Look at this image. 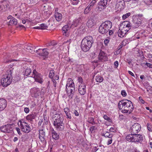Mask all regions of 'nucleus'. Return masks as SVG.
<instances>
[{
    "mask_svg": "<svg viewBox=\"0 0 152 152\" xmlns=\"http://www.w3.org/2000/svg\"><path fill=\"white\" fill-rule=\"evenodd\" d=\"M118 107L119 109L122 110V112L124 113L130 114L134 109L132 102L127 99H124L120 101L118 103Z\"/></svg>",
    "mask_w": 152,
    "mask_h": 152,
    "instance_id": "obj_1",
    "label": "nucleus"
},
{
    "mask_svg": "<svg viewBox=\"0 0 152 152\" xmlns=\"http://www.w3.org/2000/svg\"><path fill=\"white\" fill-rule=\"evenodd\" d=\"M53 125L57 131H62L64 129V124L63 115L61 114H55Z\"/></svg>",
    "mask_w": 152,
    "mask_h": 152,
    "instance_id": "obj_2",
    "label": "nucleus"
},
{
    "mask_svg": "<svg viewBox=\"0 0 152 152\" xmlns=\"http://www.w3.org/2000/svg\"><path fill=\"white\" fill-rule=\"evenodd\" d=\"M94 42V40L91 36H88L84 37L82 40L81 48L82 50L86 52L91 48Z\"/></svg>",
    "mask_w": 152,
    "mask_h": 152,
    "instance_id": "obj_3",
    "label": "nucleus"
},
{
    "mask_svg": "<svg viewBox=\"0 0 152 152\" xmlns=\"http://www.w3.org/2000/svg\"><path fill=\"white\" fill-rule=\"evenodd\" d=\"M75 91L74 83L73 80L70 79V80L66 85V91L67 92L69 99H72L73 97Z\"/></svg>",
    "mask_w": 152,
    "mask_h": 152,
    "instance_id": "obj_4",
    "label": "nucleus"
},
{
    "mask_svg": "<svg viewBox=\"0 0 152 152\" xmlns=\"http://www.w3.org/2000/svg\"><path fill=\"white\" fill-rule=\"evenodd\" d=\"M112 23L110 21H106L102 23L99 28V32L103 34L107 33L111 28Z\"/></svg>",
    "mask_w": 152,
    "mask_h": 152,
    "instance_id": "obj_5",
    "label": "nucleus"
},
{
    "mask_svg": "<svg viewBox=\"0 0 152 152\" xmlns=\"http://www.w3.org/2000/svg\"><path fill=\"white\" fill-rule=\"evenodd\" d=\"M126 139L129 142H140L143 140L142 136L139 134H137L128 135L126 136Z\"/></svg>",
    "mask_w": 152,
    "mask_h": 152,
    "instance_id": "obj_6",
    "label": "nucleus"
},
{
    "mask_svg": "<svg viewBox=\"0 0 152 152\" xmlns=\"http://www.w3.org/2000/svg\"><path fill=\"white\" fill-rule=\"evenodd\" d=\"M7 74L4 76L1 80V85L4 87H6L9 85L12 82V71L10 70L9 72H7Z\"/></svg>",
    "mask_w": 152,
    "mask_h": 152,
    "instance_id": "obj_7",
    "label": "nucleus"
},
{
    "mask_svg": "<svg viewBox=\"0 0 152 152\" xmlns=\"http://www.w3.org/2000/svg\"><path fill=\"white\" fill-rule=\"evenodd\" d=\"M19 124L18 123L19 126L21 130L26 133H28L31 131V128L28 124L26 122L19 121Z\"/></svg>",
    "mask_w": 152,
    "mask_h": 152,
    "instance_id": "obj_8",
    "label": "nucleus"
},
{
    "mask_svg": "<svg viewBox=\"0 0 152 152\" xmlns=\"http://www.w3.org/2000/svg\"><path fill=\"white\" fill-rule=\"evenodd\" d=\"M32 77L34 79L35 81L41 84H42L43 82L42 76L38 73L36 70H34L32 72Z\"/></svg>",
    "mask_w": 152,
    "mask_h": 152,
    "instance_id": "obj_9",
    "label": "nucleus"
},
{
    "mask_svg": "<svg viewBox=\"0 0 152 152\" xmlns=\"http://www.w3.org/2000/svg\"><path fill=\"white\" fill-rule=\"evenodd\" d=\"M141 129L140 125L137 123L133 124L131 128V134H137Z\"/></svg>",
    "mask_w": 152,
    "mask_h": 152,
    "instance_id": "obj_10",
    "label": "nucleus"
},
{
    "mask_svg": "<svg viewBox=\"0 0 152 152\" xmlns=\"http://www.w3.org/2000/svg\"><path fill=\"white\" fill-rule=\"evenodd\" d=\"M39 138L41 142L44 144L47 143L45 138V132L43 129H40L39 131Z\"/></svg>",
    "mask_w": 152,
    "mask_h": 152,
    "instance_id": "obj_11",
    "label": "nucleus"
},
{
    "mask_svg": "<svg viewBox=\"0 0 152 152\" xmlns=\"http://www.w3.org/2000/svg\"><path fill=\"white\" fill-rule=\"evenodd\" d=\"M36 52L40 56L44 57V58L47 57L48 55V52L46 48L39 49L36 50Z\"/></svg>",
    "mask_w": 152,
    "mask_h": 152,
    "instance_id": "obj_12",
    "label": "nucleus"
},
{
    "mask_svg": "<svg viewBox=\"0 0 152 152\" xmlns=\"http://www.w3.org/2000/svg\"><path fill=\"white\" fill-rule=\"evenodd\" d=\"M132 27V25L131 23L128 21H124L122 23V25L121 26V28L122 29L124 28L126 31H128Z\"/></svg>",
    "mask_w": 152,
    "mask_h": 152,
    "instance_id": "obj_13",
    "label": "nucleus"
},
{
    "mask_svg": "<svg viewBox=\"0 0 152 152\" xmlns=\"http://www.w3.org/2000/svg\"><path fill=\"white\" fill-rule=\"evenodd\" d=\"M12 125V124H9L3 126L0 128V130L3 132L10 133V131L12 130V128L11 127Z\"/></svg>",
    "mask_w": 152,
    "mask_h": 152,
    "instance_id": "obj_14",
    "label": "nucleus"
},
{
    "mask_svg": "<svg viewBox=\"0 0 152 152\" xmlns=\"http://www.w3.org/2000/svg\"><path fill=\"white\" fill-rule=\"evenodd\" d=\"M31 92L32 96L34 97H37L39 96L40 94L39 89L36 88H34L31 89Z\"/></svg>",
    "mask_w": 152,
    "mask_h": 152,
    "instance_id": "obj_15",
    "label": "nucleus"
},
{
    "mask_svg": "<svg viewBox=\"0 0 152 152\" xmlns=\"http://www.w3.org/2000/svg\"><path fill=\"white\" fill-rule=\"evenodd\" d=\"M86 84L83 83V84H80L79 86L78 91L81 95H84L86 92Z\"/></svg>",
    "mask_w": 152,
    "mask_h": 152,
    "instance_id": "obj_16",
    "label": "nucleus"
},
{
    "mask_svg": "<svg viewBox=\"0 0 152 152\" xmlns=\"http://www.w3.org/2000/svg\"><path fill=\"white\" fill-rule=\"evenodd\" d=\"M7 101L4 99H0V111L4 110L7 106Z\"/></svg>",
    "mask_w": 152,
    "mask_h": 152,
    "instance_id": "obj_17",
    "label": "nucleus"
},
{
    "mask_svg": "<svg viewBox=\"0 0 152 152\" xmlns=\"http://www.w3.org/2000/svg\"><path fill=\"white\" fill-rule=\"evenodd\" d=\"M132 22L133 23V25H132L133 28H137L141 24V21L135 17L133 18Z\"/></svg>",
    "mask_w": 152,
    "mask_h": 152,
    "instance_id": "obj_18",
    "label": "nucleus"
},
{
    "mask_svg": "<svg viewBox=\"0 0 152 152\" xmlns=\"http://www.w3.org/2000/svg\"><path fill=\"white\" fill-rule=\"evenodd\" d=\"M99 60L105 61L107 60V58L105 55V53L103 51L101 50L98 56Z\"/></svg>",
    "mask_w": 152,
    "mask_h": 152,
    "instance_id": "obj_19",
    "label": "nucleus"
},
{
    "mask_svg": "<svg viewBox=\"0 0 152 152\" xmlns=\"http://www.w3.org/2000/svg\"><path fill=\"white\" fill-rule=\"evenodd\" d=\"M7 18L8 20H10L8 24L9 25H16L18 23L17 19L11 15H9Z\"/></svg>",
    "mask_w": 152,
    "mask_h": 152,
    "instance_id": "obj_20",
    "label": "nucleus"
},
{
    "mask_svg": "<svg viewBox=\"0 0 152 152\" xmlns=\"http://www.w3.org/2000/svg\"><path fill=\"white\" fill-rule=\"evenodd\" d=\"M81 18L80 17L78 18V19L75 20L72 22L70 28H74L76 27L79 23H81Z\"/></svg>",
    "mask_w": 152,
    "mask_h": 152,
    "instance_id": "obj_21",
    "label": "nucleus"
},
{
    "mask_svg": "<svg viewBox=\"0 0 152 152\" xmlns=\"http://www.w3.org/2000/svg\"><path fill=\"white\" fill-rule=\"evenodd\" d=\"M125 5V2L124 0H118L116 4V7L121 9L124 7Z\"/></svg>",
    "mask_w": 152,
    "mask_h": 152,
    "instance_id": "obj_22",
    "label": "nucleus"
},
{
    "mask_svg": "<svg viewBox=\"0 0 152 152\" xmlns=\"http://www.w3.org/2000/svg\"><path fill=\"white\" fill-rule=\"evenodd\" d=\"M57 10H58V8H56L54 15L55 16L56 20L57 21H60L62 19V15L61 13L57 12H56Z\"/></svg>",
    "mask_w": 152,
    "mask_h": 152,
    "instance_id": "obj_23",
    "label": "nucleus"
},
{
    "mask_svg": "<svg viewBox=\"0 0 152 152\" xmlns=\"http://www.w3.org/2000/svg\"><path fill=\"white\" fill-rule=\"evenodd\" d=\"M127 29H125L124 28L122 29L121 28V29H120L118 32V36L119 37H123L128 32L126 31V30Z\"/></svg>",
    "mask_w": 152,
    "mask_h": 152,
    "instance_id": "obj_24",
    "label": "nucleus"
},
{
    "mask_svg": "<svg viewBox=\"0 0 152 152\" xmlns=\"http://www.w3.org/2000/svg\"><path fill=\"white\" fill-rule=\"evenodd\" d=\"M7 8V5L6 3H2L0 5V12L6 11Z\"/></svg>",
    "mask_w": 152,
    "mask_h": 152,
    "instance_id": "obj_25",
    "label": "nucleus"
},
{
    "mask_svg": "<svg viewBox=\"0 0 152 152\" xmlns=\"http://www.w3.org/2000/svg\"><path fill=\"white\" fill-rule=\"evenodd\" d=\"M34 47H34L33 45L29 44L26 46V48L28 50L29 52L33 53L35 52Z\"/></svg>",
    "mask_w": 152,
    "mask_h": 152,
    "instance_id": "obj_26",
    "label": "nucleus"
},
{
    "mask_svg": "<svg viewBox=\"0 0 152 152\" xmlns=\"http://www.w3.org/2000/svg\"><path fill=\"white\" fill-rule=\"evenodd\" d=\"M69 29V27L68 25H65L62 27V30L63 34L64 35L67 36L68 35V31Z\"/></svg>",
    "mask_w": 152,
    "mask_h": 152,
    "instance_id": "obj_27",
    "label": "nucleus"
},
{
    "mask_svg": "<svg viewBox=\"0 0 152 152\" xmlns=\"http://www.w3.org/2000/svg\"><path fill=\"white\" fill-rule=\"evenodd\" d=\"M64 111L65 112L67 116V118L71 119L72 116L68 108H65L64 109Z\"/></svg>",
    "mask_w": 152,
    "mask_h": 152,
    "instance_id": "obj_28",
    "label": "nucleus"
},
{
    "mask_svg": "<svg viewBox=\"0 0 152 152\" xmlns=\"http://www.w3.org/2000/svg\"><path fill=\"white\" fill-rule=\"evenodd\" d=\"M36 117V115L34 114H32L28 115L26 117V119L28 121H33V120L35 119Z\"/></svg>",
    "mask_w": 152,
    "mask_h": 152,
    "instance_id": "obj_29",
    "label": "nucleus"
},
{
    "mask_svg": "<svg viewBox=\"0 0 152 152\" xmlns=\"http://www.w3.org/2000/svg\"><path fill=\"white\" fill-rule=\"evenodd\" d=\"M95 80L97 82L101 83L103 81V77L100 75H97L95 76Z\"/></svg>",
    "mask_w": 152,
    "mask_h": 152,
    "instance_id": "obj_30",
    "label": "nucleus"
},
{
    "mask_svg": "<svg viewBox=\"0 0 152 152\" xmlns=\"http://www.w3.org/2000/svg\"><path fill=\"white\" fill-rule=\"evenodd\" d=\"M31 72V70L30 69L27 68L24 71V76H28L30 75Z\"/></svg>",
    "mask_w": 152,
    "mask_h": 152,
    "instance_id": "obj_31",
    "label": "nucleus"
},
{
    "mask_svg": "<svg viewBox=\"0 0 152 152\" xmlns=\"http://www.w3.org/2000/svg\"><path fill=\"white\" fill-rule=\"evenodd\" d=\"M102 135L106 138H111L113 137V134L109 132H106L105 133L102 134Z\"/></svg>",
    "mask_w": 152,
    "mask_h": 152,
    "instance_id": "obj_32",
    "label": "nucleus"
},
{
    "mask_svg": "<svg viewBox=\"0 0 152 152\" xmlns=\"http://www.w3.org/2000/svg\"><path fill=\"white\" fill-rule=\"evenodd\" d=\"M107 0H101L99 2V5L104 7L107 4Z\"/></svg>",
    "mask_w": 152,
    "mask_h": 152,
    "instance_id": "obj_33",
    "label": "nucleus"
},
{
    "mask_svg": "<svg viewBox=\"0 0 152 152\" xmlns=\"http://www.w3.org/2000/svg\"><path fill=\"white\" fill-rule=\"evenodd\" d=\"M88 123L91 124L92 125L96 124V123L94 121V118L90 117L88 118Z\"/></svg>",
    "mask_w": 152,
    "mask_h": 152,
    "instance_id": "obj_34",
    "label": "nucleus"
},
{
    "mask_svg": "<svg viewBox=\"0 0 152 152\" xmlns=\"http://www.w3.org/2000/svg\"><path fill=\"white\" fill-rule=\"evenodd\" d=\"M53 138L55 140H58L59 138V135L56 132L52 134Z\"/></svg>",
    "mask_w": 152,
    "mask_h": 152,
    "instance_id": "obj_35",
    "label": "nucleus"
},
{
    "mask_svg": "<svg viewBox=\"0 0 152 152\" xmlns=\"http://www.w3.org/2000/svg\"><path fill=\"white\" fill-rule=\"evenodd\" d=\"M92 7L89 5H88L85 9L84 11V14H87L91 10Z\"/></svg>",
    "mask_w": 152,
    "mask_h": 152,
    "instance_id": "obj_36",
    "label": "nucleus"
},
{
    "mask_svg": "<svg viewBox=\"0 0 152 152\" xmlns=\"http://www.w3.org/2000/svg\"><path fill=\"white\" fill-rule=\"evenodd\" d=\"M94 23L92 20H89L87 23V25L88 27H91L94 26Z\"/></svg>",
    "mask_w": 152,
    "mask_h": 152,
    "instance_id": "obj_37",
    "label": "nucleus"
},
{
    "mask_svg": "<svg viewBox=\"0 0 152 152\" xmlns=\"http://www.w3.org/2000/svg\"><path fill=\"white\" fill-rule=\"evenodd\" d=\"M143 16V15L142 14H139L136 15L135 17H137L139 20L142 22V21L144 19Z\"/></svg>",
    "mask_w": 152,
    "mask_h": 152,
    "instance_id": "obj_38",
    "label": "nucleus"
},
{
    "mask_svg": "<svg viewBox=\"0 0 152 152\" xmlns=\"http://www.w3.org/2000/svg\"><path fill=\"white\" fill-rule=\"evenodd\" d=\"M54 75V71L53 70H51L50 72L49 75V77L51 78H53V77Z\"/></svg>",
    "mask_w": 152,
    "mask_h": 152,
    "instance_id": "obj_39",
    "label": "nucleus"
},
{
    "mask_svg": "<svg viewBox=\"0 0 152 152\" xmlns=\"http://www.w3.org/2000/svg\"><path fill=\"white\" fill-rule=\"evenodd\" d=\"M131 15L130 12H128L124 15L122 16V18L123 20H125L126 18H128Z\"/></svg>",
    "mask_w": 152,
    "mask_h": 152,
    "instance_id": "obj_40",
    "label": "nucleus"
},
{
    "mask_svg": "<svg viewBox=\"0 0 152 152\" xmlns=\"http://www.w3.org/2000/svg\"><path fill=\"white\" fill-rule=\"evenodd\" d=\"M147 128L148 129L149 131L152 132V126L151 124H149V123L147 124Z\"/></svg>",
    "mask_w": 152,
    "mask_h": 152,
    "instance_id": "obj_41",
    "label": "nucleus"
},
{
    "mask_svg": "<svg viewBox=\"0 0 152 152\" xmlns=\"http://www.w3.org/2000/svg\"><path fill=\"white\" fill-rule=\"evenodd\" d=\"M40 28L41 29H46L48 27L44 24H42L40 25Z\"/></svg>",
    "mask_w": 152,
    "mask_h": 152,
    "instance_id": "obj_42",
    "label": "nucleus"
},
{
    "mask_svg": "<svg viewBox=\"0 0 152 152\" xmlns=\"http://www.w3.org/2000/svg\"><path fill=\"white\" fill-rule=\"evenodd\" d=\"M144 2L147 5H150L151 3V0H143Z\"/></svg>",
    "mask_w": 152,
    "mask_h": 152,
    "instance_id": "obj_43",
    "label": "nucleus"
},
{
    "mask_svg": "<svg viewBox=\"0 0 152 152\" xmlns=\"http://www.w3.org/2000/svg\"><path fill=\"white\" fill-rule=\"evenodd\" d=\"M77 80L79 83H81V84H83V79L81 77H79L78 78Z\"/></svg>",
    "mask_w": 152,
    "mask_h": 152,
    "instance_id": "obj_44",
    "label": "nucleus"
},
{
    "mask_svg": "<svg viewBox=\"0 0 152 152\" xmlns=\"http://www.w3.org/2000/svg\"><path fill=\"white\" fill-rule=\"evenodd\" d=\"M96 2V0H92L88 5L92 7Z\"/></svg>",
    "mask_w": 152,
    "mask_h": 152,
    "instance_id": "obj_45",
    "label": "nucleus"
},
{
    "mask_svg": "<svg viewBox=\"0 0 152 152\" xmlns=\"http://www.w3.org/2000/svg\"><path fill=\"white\" fill-rule=\"evenodd\" d=\"M97 129V127L95 126H92L90 128V130L91 133L94 132L95 130Z\"/></svg>",
    "mask_w": 152,
    "mask_h": 152,
    "instance_id": "obj_46",
    "label": "nucleus"
},
{
    "mask_svg": "<svg viewBox=\"0 0 152 152\" xmlns=\"http://www.w3.org/2000/svg\"><path fill=\"white\" fill-rule=\"evenodd\" d=\"M55 44L54 43V42L53 41H51L50 42L47 43L46 44V45L47 47L50 46H53Z\"/></svg>",
    "mask_w": 152,
    "mask_h": 152,
    "instance_id": "obj_47",
    "label": "nucleus"
},
{
    "mask_svg": "<svg viewBox=\"0 0 152 152\" xmlns=\"http://www.w3.org/2000/svg\"><path fill=\"white\" fill-rule=\"evenodd\" d=\"M112 137H111V138H109V139L108 140L107 142V145H108L110 144H111L112 142Z\"/></svg>",
    "mask_w": 152,
    "mask_h": 152,
    "instance_id": "obj_48",
    "label": "nucleus"
},
{
    "mask_svg": "<svg viewBox=\"0 0 152 152\" xmlns=\"http://www.w3.org/2000/svg\"><path fill=\"white\" fill-rule=\"evenodd\" d=\"M52 81L53 82V84L54 87H56V82L55 79H54V78H52Z\"/></svg>",
    "mask_w": 152,
    "mask_h": 152,
    "instance_id": "obj_49",
    "label": "nucleus"
},
{
    "mask_svg": "<svg viewBox=\"0 0 152 152\" xmlns=\"http://www.w3.org/2000/svg\"><path fill=\"white\" fill-rule=\"evenodd\" d=\"M121 94L123 96H126L127 94L126 91L124 90H123L121 91Z\"/></svg>",
    "mask_w": 152,
    "mask_h": 152,
    "instance_id": "obj_50",
    "label": "nucleus"
},
{
    "mask_svg": "<svg viewBox=\"0 0 152 152\" xmlns=\"http://www.w3.org/2000/svg\"><path fill=\"white\" fill-rule=\"evenodd\" d=\"M103 118L104 119L107 120L108 121H110V118L107 116L106 115H104L103 116Z\"/></svg>",
    "mask_w": 152,
    "mask_h": 152,
    "instance_id": "obj_51",
    "label": "nucleus"
},
{
    "mask_svg": "<svg viewBox=\"0 0 152 152\" xmlns=\"http://www.w3.org/2000/svg\"><path fill=\"white\" fill-rule=\"evenodd\" d=\"M109 42V39H106L104 40V43L105 45L107 46V45Z\"/></svg>",
    "mask_w": 152,
    "mask_h": 152,
    "instance_id": "obj_52",
    "label": "nucleus"
},
{
    "mask_svg": "<svg viewBox=\"0 0 152 152\" xmlns=\"http://www.w3.org/2000/svg\"><path fill=\"white\" fill-rule=\"evenodd\" d=\"M145 65H146L148 67L152 68V64L149 63H146L145 64Z\"/></svg>",
    "mask_w": 152,
    "mask_h": 152,
    "instance_id": "obj_53",
    "label": "nucleus"
},
{
    "mask_svg": "<svg viewBox=\"0 0 152 152\" xmlns=\"http://www.w3.org/2000/svg\"><path fill=\"white\" fill-rule=\"evenodd\" d=\"M24 111L25 113H27L29 112V109L28 107H25L24 109Z\"/></svg>",
    "mask_w": 152,
    "mask_h": 152,
    "instance_id": "obj_54",
    "label": "nucleus"
},
{
    "mask_svg": "<svg viewBox=\"0 0 152 152\" xmlns=\"http://www.w3.org/2000/svg\"><path fill=\"white\" fill-rule=\"evenodd\" d=\"M139 100L140 102L142 104H144L145 102V101L142 99V98L141 97H139Z\"/></svg>",
    "mask_w": 152,
    "mask_h": 152,
    "instance_id": "obj_55",
    "label": "nucleus"
},
{
    "mask_svg": "<svg viewBox=\"0 0 152 152\" xmlns=\"http://www.w3.org/2000/svg\"><path fill=\"white\" fill-rule=\"evenodd\" d=\"M16 130L19 135H21V133H20V129L19 128H16Z\"/></svg>",
    "mask_w": 152,
    "mask_h": 152,
    "instance_id": "obj_56",
    "label": "nucleus"
},
{
    "mask_svg": "<svg viewBox=\"0 0 152 152\" xmlns=\"http://www.w3.org/2000/svg\"><path fill=\"white\" fill-rule=\"evenodd\" d=\"M73 113L76 116H78L79 115L78 112L76 110H75L74 111Z\"/></svg>",
    "mask_w": 152,
    "mask_h": 152,
    "instance_id": "obj_57",
    "label": "nucleus"
},
{
    "mask_svg": "<svg viewBox=\"0 0 152 152\" xmlns=\"http://www.w3.org/2000/svg\"><path fill=\"white\" fill-rule=\"evenodd\" d=\"M109 131L110 132H115V130L114 128L111 127L109 129Z\"/></svg>",
    "mask_w": 152,
    "mask_h": 152,
    "instance_id": "obj_58",
    "label": "nucleus"
},
{
    "mask_svg": "<svg viewBox=\"0 0 152 152\" xmlns=\"http://www.w3.org/2000/svg\"><path fill=\"white\" fill-rule=\"evenodd\" d=\"M114 64L115 66L116 67H117L118 65V61H115L114 63Z\"/></svg>",
    "mask_w": 152,
    "mask_h": 152,
    "instance_id": "obj_59",
    "label": "nucleus"
},
{
    "mask_svg": "<svg viewBox=\"0 0 152 152\" xmlns=\"http://www.w3.org/2000/svg\"><path fill=\"white\" fill-rule=\"evenodd\" d=\"M120 51H119V49H118V50L117 51L115 52L114 54L115 55H116L119 54L120 53Z\"/></svg>",
    "mask_w": 152,
    "mask_h": 152,
    "instance_id": "obj_60",
    "label": "nucleus"
},
{
    "mask_svg": "<svg viewBox=\"0 0 152 152\" xmlns=\"http://www.w3.org/2000/svg\"><path fill=\"white\" fill-rule=\"evenodd\" d=\"M128 72H129V73L130 75H131L132 76H134V74L131 71H128Z\"/></svg>",
    "mask_w": 152,
    "mask_h": 152,
    "instance_id": "obj_61",
    "label": "nucleus"
},
{
    "mask_svg": "<svg viewBox=\"0 0 152 152\" xmlns=\"http://www.w3.org/2000/svg\"><path fill=\"white\" fill-rule=\"evenodd\" d=\"M18 140V138L17 137H15L13 141L14 142H15L17 141Z\"/></svg>",
    "mask_w": 152,
    "mask_h": 152,
    "instance_id": "obj_62",
    "label": "nucleus"
},
{
    "mask_svg": "<svg viewBox=\"0 0 152 152\" xmlns=\"http://www.w3.org/2000/svg\"><path fill=\"white\" fill-rule=\"evenodd\" d=\"M59 78V76L58 75H56L54 77V79H55V80H58Z\"/></svg>",
    "mask_w": 152,
    "mask_h": 152,
    "instance_id": "obj_63",
    "label": "nucleus"
},
{
    "mask_svg": "<svg viewBox=\"0 0 152 152\" xmlns=\"http://www.w3.org/2000/svg\"><path fill=\"white\" fill-rule=\"evenodd\" d=\"M109 34L110 35H112L113 34V32L112 30H109Z\"/></svg>",
    "mask_w": 152,
    "mask_h": 152,
    "instance_id": "obj_64",
    "label": "nucleus"
}]
</instances>
